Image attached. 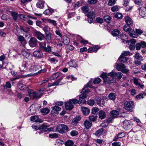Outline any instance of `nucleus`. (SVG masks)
<instances>
[{"label": "nucleus", "mask_w": 146, "mask_h": 146, "mask_svg": "<svg viewBox=\"0 0 146 146\" xmlns=\"http://www.w3.org/2000/svg\"><path fill=\"white\" fill-rule=\"evenodd\" d=\"M123 75L121 72H116L112 71L108 74L103 72L100 77L103 78L104 82L106 84L113 83L116 81L115 79L118 80L120 79Z\"/></svg>", "instance_id": "obj_1"}, {"label": "nucleus", "mask_w": 146, "mask_h": 146, "mask_svg": "<svg viewBox=\"0 0 146 146\" xmlns=\"http://www.w3.org/2000/svg\"><path fill=\"white\" fill-rule=\"evenodd\" d=\"M94 83L93 82H92V80H91L86 84V86L82 89V94L80 96V102L83 103H85L86 102L85 98H86L87 95L90 91L88 87L93 88L92 85Z\"/></svg>", "instance_id": "obj_2"}, {"label": "nucleus", "mask_w": 146, "mask_h": 146, "mask_svg": "<svg viewBox=\"0 0 146 146\" xmlns=\"http://www.w3.org/2000/svg\"><path fill=\"white\" fill-rule=\"evenodd\" d=\"M80 102V103H83L80 101V99L78 101L76 99H73L70 100L68 101L65 104V108L67 110H72L74 108L73 104H76ZM84 103H83L84 104Z\"/></svg>", "instance_id": "obj_3"}, {"label": "nucleus", "mask_w": 146, "mask_h": 146, "mask_svg": "<svg viewBox=\"0 0 146 146\" xmlns=\"http://www.w3.org/2000/svg\"><path fill=\"white\" fill-rule=\"evenodd\" d=\"M68 127L66 125L63 124L58 125L56 128V131L62 134L67 132Z\"/></svg>", "instance_id": "obj_4"}, {"label": "nucleus", "mask_w": 146, "mask_h": 146, "mask_svg": "<svg viewBox=\"0 0 146 146\" xmlns=\"http://www.w3.org/2000/svg\"><path fill=\"white\" fill-rule=\"evenodd\" d=\"M135 105L133 102L131 101L126 102L124 105V109L130 111H132L133 108L134 107Z\"/></svg>", "instance_id": "obj_5"}, {"label": "nucleus", "mask_w": 146, "mask_h": 146, "mask_svg": "<svg viewBox=\"0 0 146 146\" xmlns=\"http://www.w3.org/2000/svg\"><path fill=\"white\" fill-rule=\"evenodd\" d=\"M126 66L122 64H117L116 66V68L118 71H121L123 73L128 72L129 70L125 68Z\"/></svg>", "instance_id": "obj_6"}, {"label": "nucleus", "mask_w": 146, "mask_h": 146, "mask_svg": "<svg viewBox=\"0 0 146 146\" xmlns=\"http://www.w3.org/2000/svg\"><path fill=\"white\" fill-rule=\"evenodd\" d=\"M124 30L128 33L129 35L133 38H136L137 36V35L136 34L135 32L132 28H123Z\"/></svg>", "instance_id": "obj_7"}, {"label": "nucleus", "mask_w": 146, "mask_h": 146, "mask_svg": "<svg viewBox=\"0 0 146 146\" xmlns=\"http://www.w3.org/2000/svg\"><path fill=\"white\" fill-rule=\"evenodd\" d=\"M39 44L41 48L44 51L48 52H51V49L50 46H48L47 48L46 47V43L45 42H40Z\"/></svg>", "instance_id": "obj_8"}, {"label": "nucleus", "mask_w": 146, "mask_h": 146, "mask_svg": "<svg viewBox=\"0 0 146 146\" xmlns=\"http://www.w3.org/2000/svg\"><path fill=\"white\" fill-rule=\"evenodd\" d=\"M123 128L126 130L131 129L132 127V123L130 120H126L123 122Z\"/></svg>", "instance_id": "obj_9"}, {"label": "nucleus", "mask_w": 146, "mask_h": 146, "mask_svg": "<svg viewBox=\"0 0 146 146\" xmlns=\"http://www.w3.org/2000/svg\"><path fill=\"white\" fill-rule=\"evenodd\" d=\"M29 65H30V64L23 62L19 68L20 71L23 72L26 71L27 69L29 68Z\"/></svg>", "instance_id": "obj_10"}, {"label": "nucleus", "mask_w": 146, "mask_h": 146, "mask_svg": "<svg viewBox=\"0 0 146 146\" xmlns=\"http://www.w3.org/2000/svg\"><path fill=\"white\" fill-rule=\"evenodd\" d=\"M29 96L32 99H39L37 93L33 90H30L28 91Z\"/></svg>", "instance_id": "obj_11"}, {"label": "nucleus", "mask_w": 146, "mask_h": 146, "mask_svg": "<svg viewBox=\"0 0 146 146\" xmlns=\"http://www.w3.org/2000/svg\"><path fill=\"white\" fill-rule=\"evenodd\" d=\"M29 70L31 72H36L38 70L39 68H40V66L38 65H34L30 64Z\"/></svg>", "instance_id": "obj_12"}, {"label": "nucleus", "mask_w": 146, "mask_h": 146, "mask_svg": "<svg viewBox=\"0 0 146 146\" xmlns=\"http://www.w3.org/2000/svg\"><path fill=\"white\" fill-rule=\"evenodd\" d=\"M125 21L127 24L129 26V27L130 26H133V22L131 19L128 16L126 17L125 18Z\"/></svg>", "instance_id": "obj_13"}, {"label": "nucleus", "mask_w": 146, "mask_h": 146, "mask_svg": "<svg viewBox=\"0 0 146 146\" xmlns=\"http://www.w3.org/2000/svg\"><path fill=\"white\" fill-rule=\"evenodd\" d=\"M36 40L35 38H31L29 42V44L30 46L32 47H34L37 44Z\"/></svg>", "instance_id": "obj_14"}, {"label": "nucleus", "mask_w": 146, "mask_h": 146, "mask_svg": "<svg viewBox=\"0 0 146 146\" xmlns=\"http://www.w3.org/2000/svg\"><path fill=\"white\" fill-rule=\"evenodd\" d=\"M139 15L142 17L146 16V8L145 7H141L139 11Z\"/></svg>", "instance_id": "obj_15"}, {"label": "nucleus", "mask_w": 146, "mask_h": 146, "mask_svg": "<svg viewBox=\"0 0 146 146\" xmlns=\"http://www.w3.org/2000/svg\"><path fill=\"white\" fill-rule=\"evenodd\" d=\"M81 110L83 114L85 115H87L90 112V110L85 107H82L81 108Z\"/></svg>", "instance_id": "obj_16"}, {"label": "nucleus", "mask_w": 146, "mask_h": 146, "mask_svg": "<svg viewBox=\"0 0 146 146\" xmlns=\"http://www.w3.org/2000/svg\"><path fill=\"white\" fill-rule=\"evenodd\" d=\"M38 129L39 130H41L42 132L50 131L49 129L48 128V126L45 124L42 125L39 127Z\"/></svg>", "instance_id": "obj_17"}, {"label": "nucleus", "mask_w": 146, "mask_h": 146, "mask_svg": "<svg viewBox=\"0 0 146 146\" xmlns=\"http://www.w3.org/2000/svg\"><path fill=\"white\" fill-rule=\"evenodd\" d=\"M35 36L40 40H42L44 37V35L39 32L35 31Z\"/></svg>", "instance_id": "obj_18"}, {"label": "nucleus", "mask_w": 146, "mask_h": 146, "mask_svg": "<svg viewBox=\"0 0 146 146\" xmlns=\"http://www.w3.org/2000/svg\"><path fill=\"white\" fill-rule=\"evenodd\" d=\"M30 120L31 121L35 122H42L41 120L39 119L38 116L37 115L32 116L30 118Z\"/></svg>", "instance_id": "obj_19"}, {"label": "nucleus", "mask_w": 146, "mask_h": 146, "mask_svg": "<svg viewBox=\"0 0 146 146\" xmlns=\"http://www.w3.org/2000/svg\"><path fill=\"white\" fill-rule=\"evenodd\" d=\"M21 54L27 58H29V57L31 56V55L29 53L26 51L25 50H22Z\"/></svg>", "instance_id": "obj_20"}, {"label": "nucleus", "mask_w": 146, "mask_h": 146, "mask_svg": "<svg viewBox=\"0 0 146 146\" xmlns=\"http://www.w3.org/2000/svg\"><path fill=\"white\" fill-rule=\"evenodd\" d=\"M99 118L101 119H104L106 117V115L104 111L101 110L99 111L98 113Z\"/></svg>", "instance_id": "obj_21"}, {"label": "nucleus", "mask_w": 146, "mask_h": 146, "mask_svg": "<svg viewBox=\"0 0 146 146\" xmlns=\"http://www.w3.org/2000/svg\"><path fill=\"white\" fill-rule=\"evenodd\" d=\"M62 38L63 40L62 42L64 44L67 45L69 44L70 42V39L67 36H63Z\"/></svg>", "instance_id": "obj_22"}, {"label": "nucleus", "mask_w": 146, "mask_h": 146, "mask_svg": "<svg viewBox=\"0 0 146 146\" xmlns=\"http://www.w3.org/2000/svg\"><path fill=\"white\" fill-rule=\"evenodd\" d=\"M33 55L35 57L40 58L42 56V53L41 51L37 50L33 52Z\"/></svg>", "instance_id": "obj_23"}, {"label": "nucleus", "mask_w": 146, "mask_h": 146, "mask_svg": "<svg viewBox=\"0 0 146 146\" xmlns=\"http://www.w3.org/2000/svg\"><path fill=\"white\" fill-rule=\"evenodd\" d=\"M100 48V47L96 45L89 48L88 50V51L90 53L94 52H96Z\"/></svg>", "instance_id": "obj_24"}, {"label": "nucleus", "mask_w": 146, "mask_h": 146, "mask_svg": "<svg viewBox=\"0 0 146 146\" xmlns=\"http://www.w3.org/2000/svg\"><path fill=\"white\" fill-rule=\"evenodd\" d=\"M19 14L13 11L11 13V15L12 17V18L13 20L15 21H17L19 18Z\"/></svg>", "instance_id": "obj_25"}, {"label": "nucleus", "mask_w": 146, "mask_h": 146, "mask_svg": "<svg viewBox=\"0 0 146 146\" xmlns=\"http://www.w3.org/2000/svg\"><path fill=\"white\" fill-rule=\"evenodd\" d=\"M84 125L86 129H89L91 127L92 124L89 121L86 120L84 122Z\"/></svg>", "instance_id": "obj_26"}, {"label": "nucleus", "mask_w": 146, "mask_h": 146, "mask_svg": "<svg viewBox=\"0 0 146 146\" xmlns=\"http://www.w3.org/2000/svg\"><path fill=\"white\" fill-rule=\"evenodd\" d=\"M44 1H39L36 4V6L38 8L42 9L44 6Z\"/></svg>", "instance_id": "obj_27"}, {"label": "nucleus", "mask_w": 146, "mask_h": 146, "mask_svg": "<svg viewBox=\"0 0 146 146\" xmlns=\"http://www.w3.org/2000/svg\"><path fill=\"white\" fill-rule=\"evenodd\" d=\"M63 78L62 77L59 79L58 80L53 82V85H59L64 84L65 83V82H60V81Z\"/></svg>", "instance_id": "obj_28"}, {"label": "nucleus", "mask_w": 146, "mask_h": 146, "mask_svg": "<svg viewBox=\"0 0 146 146\" xmlns=\"http://www.w3.org/2000/svg\"><path fill=\"white\" fill-rule=\"evenodd\" d=\"M46 39L47 42H51V34L50 33V32H47L46 33Z\"/></svg>", "instance_id": "obj_29"}, {"label": "nucleus", "mask_w": 146, "mask_h": 146, "mask_svg": "<svg viewBox=\"0 0 146 146\" xmlns=\"http://www.w3.org/2000/svg\"><path fill=\"white\" fill-rule=\"evenodd\" d=\"M81 119V117L80 116H78L75 117L72 120V123L74 125L77 124L78 122Z\"/></svg>", "instance_id": "obj_30"}, {"label": "nucleus", "mask_w": 146, "mask_h": 146, "mask_svg": "<svg viewBox=\"0 0 146 146\" xmlns=\"http://www.w3.org/2000/svg\"><path fill=\"white\" fill-rule=\"evenodd\" d=\"M120 33L119 31L117 29H115L111 32V34L113 36H116L118 35Z\"/></svg>", "instance_id": "obj_31"}, {"label": "nucleus", "mask_w": 146, "mask_h": 146, "mask_svg": "<svg viewBox=\"0 0 146 146\" xmlns=\"http://www.w3.org/2000/svg\"><path fill=\"white\" fill-rule=\"evenodd\" d=\"M40 111L44 115H46L49 112L50 110L48 108H45L42 109Z\"/></svg>", "instance_id": "obj_32"}, {"label": "nucleus", "mask_w": 146, "mask_h": 146, "mask_svg": "<svg viewBox=\"0 0 146 146\" xmlns=\"http://www.w3.org/2000/svg\"><path fill=\"white\" fill-rule=\"evenodd\" d=\"M17 38L19 41L21 42H22L23 43L25 44L27 43L26 41L25 40L24 37L22 36H18Z\"/></svg>", "instance_id": "obj_33"}, {"label": "nucleus", "mask_w": 146, "mask_h": 146, "mask_svg": "<svg viewBox=\"0 0 146 146\" xmlns=\"http://www.w3.org/2000/svg\"><path fill=\"white\" fill-rule=\"evenodd\" d=\"M114 17L116 18L121 19L123 17V15L122 14L118 12H117L114 13Z\"/></svg>", "instance_id": "obj_34"}, {"label": "nucleus", "mask_w": 146, "mask_h": 146, "mask_svg": "<svg viewBox=\"0 0 146 146\" xmlns=\"http://www.w3.org/2000/svg\"><path fill=\"white\" fill-rule=\"evenodd\" d=\"M134 57L137 60H143L142 57L138 52L136 53Z\"/></svg>", "instance_id": "obj_35"}, {"label": "nucleus", "mask_w": 146, "mask_h": 146, "mask_svg": "<svg viewBox=\"0 0 146 146\" xmlns=\"http://www.w3.org/2000/svg\"><path fill=\"white\" fill-rule=\"evenodd\" d=\"M103 131V129L102 128L96 131L95 133V134L96 135L99 136L102 134Z\"/></svg>", "instance_id": "obj_36"}, {"label": "nucleus", "mask_w": 146, "mask_h": 146, "mask_svg": "<svg viewBox=\"0 0 146 146\" xmlns=\"http://www.w3.org/2000/svg\"><path fill=\"white\" fill-rule=\"evenodd\" d=\"M104 19L108 23H110L111 18L108 15L104 16Z\"/></svg>", "instance_id": "obj_37"}, {"label": "nucleus", "mask_w": 146, "mask_h": 146, "mask_svg": "<svg viewBox=\"0 0 146 146\" xmlns=\"http://www.w3.org/2000/svg\"><path fill=\"white\" fill-rule=\"evenodd\" d=\"M60 74L59 72H56L53 74L52 76L50 78V80H52L54 79H56L59 76Z\"/></svg>", "instance_id": "obj_38"}, {"label": "nucleus", "mask_w": 146, "mask_h": 146, "mask_svg": "<svg viewBox=\"0 0 146 146\" xmlns=\"http://www.w3.org/2000/svg\"><path fill=\"white\" fill-rule=\"evenodd\" d=\"M74 143V142L72 141L69 140L66 141L64 144L66 146H72Z\"/></svg>", "instance_id": "obj_39"}, {"label": "nucleus", "mask_w": 146, "mask_h": 146, "mask_svg": "<svg viewBox=\"0 0 146 146\" xmlns=\"http://www.w3.org/2000/svg\"><path fill=\"white\" fill-rule=\"evenodd\" d=\"M108 97L110 99L114 100L116 98V95L115 94L111 93L109 94Z\"/></svg>", "instance_id": "obj_40"}, {"label": "nucleus", "mask_w": 146, "mask_h": 146, "mask_svg": "<svg viewBox=\"0 0 146 146\" xmlns=\"http://www.w3.org/2000/svg\"><path fill=\"white\" fill-rule=\"evenodd\" d=\"M118 59L120 62L122 63H125L127 60V58L125 57L121 56V55Z\"/></svg>", "instance_id": "obj_41"}, {"label": "nucleus", "mask_w": 146, "mask_h": 146, "mask_svg": "<svg viewBox=\"0 0 146 146\" xmlns=\"http://www.w3.org/2000/svg\"><path fill=\"white\" fill-rule=\"evenodd\" d=\"M36 92L37 93V95L38 96V97L39 98H40L41 97V96L42 95L44 92L43 90V89L39 90H37Z\"/></svg>", "instance_id": "obj_42"}, {"label": "nucleus", "mask_w": 146, "mask_h": 146, "mask_svg": "<svg viewBox=\"0 0 146 146\" xmlns=\"http://www.w3.org/2000/svg\"><path fill=\"white\" fill-rule=\"evenodd\" d=\"M132 54L129 51H123L121 54V56L125 57L126 56L131 55Z\"/></svg>", "instance_id": "obj_43"}, {"label": "nucleus", "mask_w": 146, "mask_h": 146, "mask_svg": "<svg viewBox=\"0 0 146 146\" xmlns=\"http://www.w3.org/2000/svg\"><path fill=\"white\" fill-rule=\"evenodd\" d=\"M111 114L113 117H115L117 116L119 113V112L115 110H113L111 112Z\"/></svg>", "instance_id": "obj_44"}, {"label": "nucleus", "mask_w": 146, "mask_h": 146, "mask_svg": "<svg viewBox=\"0 0 146 146\" xmlns=\"http://www.w3.org/2000/svg\"><path fill=\"white\" fill-rule=\"evenodd\" d=\"M95 15V13L93 11H90L88 13L87 16L89 17H93Z\"/></svg>", "instance_id": "obj_45"}, {"label": "nucleus", "mask_w": 146, "mask_h": 146, "mask_svg": "<svg viewBox=\"0 0 146 146\" xmlns=\"http://www.w3.org/2000/svg\"><path fill=\"white\" fill-rule=\"evenodd\" d=\"M133 82L137 86H140L141 88L143 86L142 85H141L140 84L139 82V80L136 78L134 79Z\"/></svg>", "instance_id": "obj_46"}, {"label": "nucleus", "mask_w": 146, "mask_h": 146, "mask_svg": "<svg viewBox=\"0 0 146 146\" xmlns=\"http://www.w3.org/2000/svg\"><path fill=\"white\" fill-rule=\"evenodd\" d=\"M97 116L96 115H91L89 117V119L90 120L92 121H94L97 119Z\"/></svg>", "instance_id": "obj_47"}, {"label": "nucleus", "mask_w": 146, "mask_h": 146, "mask_svg": "<svg viewBox=\"0 0 146 146\" xmlns=\"http://www.w3.org/2000/svg\"><path fill=\"white\" fill-rule=\"evenodd\" d=\"M47 20L48 21V23L52 24L54 26L56 25L57 24L56 23V21L54 20H51L50 19H48Z\"/></svg>", "instance_id": "obj_48"}, {"label": "nucleus", "mask_w": 146, "mask_h": 146, "mask_svg": "<svg viewBox=\"0 0 146 146\" xmlns=\"http://www.w3.org/2000/svg\"><path fill=\"white\" fill-rule=\"evenodd\" d=\"M120 38L123 42L125 41L127 39V36L125 34H122L120 35Z\"/></svg>", "instance_id": "obj_49"}, {"label": "nucleus", "mask_w": 146, "mask_h": 146, "mask_svg": "<svg viewBox=\"0 0 146 146\" xmlns=\"http://www.w3.org/2000/svg\"><path fill=\"white\" fill-rule=\"evenodd\" d=\"M49 137L51 138H56L58 137V135L56 133L50 134H49Z\"/></svg>", "instance_id": "obj_50"}, {"label": "nucleus", "mask_w": 146, "mask_h": 146, "mask_svg": "<svg viewBox=\"0 0 146 146\" xmlns=\"http://www.w3.org/2000/svg\"><path fill=\"white\" fill-rule=\"evenodd\" d=\"M116 2L115 0H109L108 5L109 6H112L115 4Z\"/></svg>", "instance_id": "obj_51"}, {"label": "nucleus", "mask_w": 146, "mask_h": 146, "mask_svg": "<svg viewBox=\"0 0 146 146\" xmlns=\"http://www.w3.org/2000/svg\"><path fill=\"white\" fill-rule=\"evenodd\" d=\"M111 10L113 12L117 11L119 10L118 7L116 6H113L111 9Z\"/></svg>", "instance_id": "obj_52"}, {"label": "nucleus", "mask_w": 146, "mask_h": 146, "mask_svg": "<svg viewBox=\"0 0 146 146\" xmlns=\"http://www.w3.org/2000/svg\"><path fill=\"white\" fill-rule=\"evenodd\" d=\"M144 96H145L144 93H141L136 96V98L137 99L139 100L140 99L143 98Z\"/></svg>", "instance_id": "obj_53"}, {"label": "nucleus", "mask_w": 146, "mask_h": 146, "mask_svg": "<svg viewBox=\"0 0 146 146\" xmlns=\"http://www.w3.org/2000/svg\"><path fill=\"white\" fill-rule=\"evenodd\" d=\"M82 10L84 13L87 12L89 10V8L88 7L83 6L82 8Z\"/></svg>", "instance_id": "obj_54"}, {"label": "nucleus", "mask_w": 146, "mask_h": 146, "mask_svg": "<svg viewBox=\"0 0 146 146\" xmlns=\"http://www.w3.org/2000/svg\"><path fill=\"white\" fill-rule=\"evenodd\" d=\"M101 80L99 78H95L93 81L94 84H99L101 82Z\"/></svg>", "instance_id": "obj_55"}, {"label": "nucleus", "mask_w": 146, "mask_h": 146, "mask_svg": "<svg viewBox=\"0 0 146 146\" xmlns=\"http://www.w3.org/2000/svg\"><path fill=\"white\" fill-rule=\"evenodd\" d=\"M70 64L72 67H76L77 66V64H76V62L74 61H71L70 62Z\"/></svg>", "instance_id": "obj_56"}, {"label": "nucleus", "mask_w": 146, "mask_h": 146, "mask_svg": "<svg viewBox=\"0 0 146 146\" xmlns=\"http://www.w3.org/2000/svg\"><path fill=\"white\" fill-rule=\"evenodd\" d=\"M99 111V110L98 108H94L92 110V113L94 114H96Z\"/></svg>", "instance_id": "obj_57"}, {"label": "nucleus", "mask_w": 146, "mask_h": 146, "mask_svg": "<svg viewBox=\"0 0 146 146\" xmlns=\"http://www.w3.org/2000/svg\"><path fill=\"white\" fill-rule=\"evenodd\" d=\"M52 109L54 111H60L61 110V108L56 105V106L53 107Z\"/></svg>", "instance_id": "obj_58"}, {"label": "nucleus", "mask_w": 146, "mask_h": 146, "mask_svg": "<svg viewBox=\"0 0 146 146\" xmlns=\"http://www.w3.org/2000/svg\"><path fill=\"white\" fill-rule=\"evenodd\" d=\"M78 133L77 131L73 130L70 132V135L72 136H75L78 135Z\"/></svg>", "instance_id": "obj_59"}, {"label": "nucleus", "mask_w": 146, "mask_h": 146, "mask_svg": "<svg viewBox=\"0 0 146 146\" xmlns=\"http://www.w3.org/2000/svg\"><path fill=\"white\" fill-rule=\"evenodd\" d=\"M20 29L21 31L22 32H25V33H27V32L29 30V28H19Z\"/></svg>", "instance_id": "obj_60"}, {"label": "nucleus", "mask_w": 146, "mask_h": 146, "mask_svg": "<svg viewBox=\"0 0 146 146\" xmlns=\"http://www.w3.org/2000/svg\"><path fill=\"white\" fill-rule=\"evenodd\" d=\"M141 47V45L140 43H137L135 45V48L137 50H139Z\"/></svg>", "instance_id": "obj_61"}, {"label": "nucleus", "mask_w": 146, "mask_h": 146, "mask_svg": "<svg viewBox=\"0 0 146 146\" xmlns=\"http://www.w3.org/2000/svg\"><path fill=\"white\" fill-rule=\"evenodd\" d=\"M97 0H88V3L89 4H94L97 2Z\"/></svg>", "instance_id": "obj_62"}, {"label": "nucleus", "mask_w": 146, "mask_h": 146, "mask_svg": "<svg viewBox=\"0 0 146 146\" xmlns=\"http://www.w3.org/2000/svg\"><path fill=\"white\" fill-rule=\"evenodd\" d=\"M88 104L90 106H93L94 104V101L93 100H90L88 101Z\"/></svg>", "instance_id": "obj_63"}, {"label": "nucleus", "mask_w": 146, "mask_h": 146, "mask_svg": "<svg viewBox=\"0 0 146 146\" xmlns=\"http://www.w3.org/2000/svg\"><path fill=\"white\" fill-rule=\"evenodd\" d=\"M112 146H120L121 143L119 142H114L112 144Z\"/></svg>", "instance_id": "obj_64"}]
</instances>
